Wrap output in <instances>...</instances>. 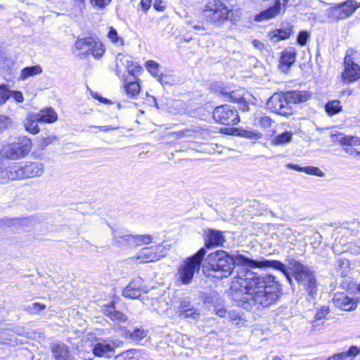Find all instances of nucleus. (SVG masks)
<instances>
[{
  "label": "nucleus",
  "mask_w": 360,
  "mask_h": 360,
  "mask_svg": "<svg viewBox=\"0 0 360 360\" xmlns=\"http://www.w3.org/2000/svg\"><path fill=\"white\" fill-rule=\"evenodd\" d=\"M108 30L107 37L111 43L117 46H122L124 44V38L118 34L116 29L110 26Z\"/></svg>",
  "instance_id": "obj_32"
},
{
  "label": "nucleus",
  "mask_w": 360,
  "mask_h": 360,
  "mask_svg": "<svg viewBox=\"0 0 360 360\" xmlns=\"http://www.w3.org/2000/svg\"><path fill=\"white\" fill-rule=\"evenodd\" d=\"M293 134L291 131H285L274 136L271 141L272 146H284L290 143L292 140Z\"/></svg>",
  "instance_id": "obj_29"
},
{
  "label": "nucleus",
  "mask_w": 360,
  "mask_h": 360,
  "mask_svg": "<svg viewBox=\"0 0 360 360\" xmlns=\"http://www.w3.org/2000/svg\"><path fill=\"white\" fill-rule=\"evenodd\" d=\"M292 32V27H288L285 29H278L271 31L269 32V37L272 41L277 42L289 38Z\"/></svg>",
  "instance_id": "obj_28"
},
{
  "label": "nucleus",
  "mask_w": 360,
  "mask_h": 360,
  "mask_svg": "<svg viewBox=\"0 0 360 360\" xmlns=\"http://www.w3.org/2000/svg\"><path fill=\"white\" fill-rule=\"evenodd\" d=\"M329 313V308L323 306L321 309H318L315 314L314 319L316 320H321L325 319Z\"/></svg>",
  "instance_id": "obj_45"
},
{
  "label": "nucleus",
  "mask_w": 360,
  "mask_h": 360,
  "mask_svg": "<svg viewBox=\"0 0 360 360\" xmlns=\"http://www.w3.org/2000/svg\"><path fill=\"white\" fill-rule=\"evenodd\" d=\"M154 237L153 235H131L127 236V243L131 247H137L143 245H148L153 241Z\"/></svg>",
  "instance_id": "obj_21"
},
{
  "label": "nucleus",
  "mask_w": 360,
  "mask_h": 360,
  "mask_svg": "<svg viewBox=\"0 0 360 360\" xmlns=\"http://www.w3.org/2000/svg\"><path fill=\"white\" fill-rule=\"evenodd\" d=\"M358 354H360V347L352 346L347 352L328 357V360H352Z\"/></svg>",
  "instance_id": "obj_27"
},
{
  "label": "nucleus",
  "mask_w": 360,
  "mask_h": 360,
  "mask_svg": "<svg viewBox=\"0 0 360 360\" xmlns=\"http://www.w3.org/2000/svg\"><path fill=\"white\" fill-rule=\"evenodd\" d=\"M258 124L264 129L269 128L271 125V120L266 116L261 117L258 120Z\"/></svg>",
  "instance_id": "obj_51"
},
{
  "label": "nucleus",
  "mask_w": 360,
  "mask_h": 360,
  "mask_svg": "<svg viewBox=\"0 0 360 360\" xmlns=\"http://www.w3.org/2000/svg\"><path fill=\"white\" fill-rule=\"evenodd\" d=\"M137 353L136 349H129L115 356V360H131Z\"/></svg>",
  "instance_id": "obj_39"
},
{
  "label": "nucleus",
  "mask_w": 360,
  "mask_h": 360,
  "mask_svg": "<svg viewBox=\"0 0 360 360\" xmlns=\"http://www.w3.org/2000/svg\"><path fill=\"white\" fill-rule=\"evenodd\" d=\"M227 317L230 319V321H233L236 323H238L240 319L238 312L235 310L229 311Z\"/></svg>",
  "instance_id": "obj_53"
},
{
  "label": "nucleus",
  "mask_w": 360,
  "mask_h": 360,
  "mask_svg": "<svg viewBox=\"0 0 360 360\" xmlns=\"http://www.w3.org/2000/svg\"><path fill=\"white\" fill-rule=\"evenodd\" d=\"M112 235L114 239L120 243H127V236H131V234H129L127 231L122 229H112Z\"/></svg>",
  "instance_id": "obj_37"
},
{
  "label": "nucleus",
  "mask_w": 360,
  "mask_h": 360,
  "mask_svg": "<svg viewBox=\"0 0 360 360\" xmlns=\"http://www.w3.org/2000/svg\"><path fill=\"white\" fill-rule=\"evenodd\" d=\"M29 308L32 312H37L44 309L46 308V305L39 302H34L31 306H30Z\"/></svg>",
  "instance_id": "obj_54"
},
{
  "label": "nucleus",
  "mask_w": 360,
  "mask_h": 360,
  "mask_svg": "<svg viewBox=\"0 0 360 360\" xmlns=\"http://www.w3.org/2000/svg\"><path fill=\"white\" fill-rule=\"evenodd\" d=\"M12 124L11 119L5 115H0V130L3 131L9 128Z\"/></svg>",
  "instance_id": "obj_44"
},
{
  "label": "nucleus",
  "mask_w": 360,
  "mask_h": 360,
  "mask_svg": "<svg viewBox=\"0 0 360 360\" xmlns=\"http://www.w3.org/2000/svg\"><path fill=\"white\" fill-rule=\"evenodd\" d=\"M222 94H224V92H222ZM229 98V100L234 103H240L243 100V95L240 94L238 91H232L231 93H225Z\"/></svg>",
  "instance_id": "obj_47"
},
{
  "label": "nucleus",
  "mask_w": 360,
  "mask_h": 360,
  "mask_svg": "<svg viewBox=\"0 0 360 360\" xmlns=\"http://www.w3.org/2000/svg\"><path fill=\"white\" fill-rule=\"evenodd\" d=\"M181 308H183L181 307ZM184 315L185 317H193V319H196L199 316V314L196 310H193V309H181V316Z\"/></svg>",
  "instance_id": "obj_52"
},
{
  "label": "nucleus",
  "mask_w": 360,
  "mask_h": 360,
  "mask_svg": "<svg viewBox=\"0 0 360 360\" xmlns=\"http://www.w3.org/2000/svg\"><path fill=\"white\" fill-rule=\"evenodd\" d=\"M127 335L134 340H140L146 335V332L143 329L136 328L132 332L128 331Z\"/></svg>",
  "instance_id": "obj_40"
},
{
  "label": "nucleus",
  "mask_w": 360,
  "mask_h": 360,
  "mask_svg": "<svg viewBox=\"0 0 360 360\" xmlns=\"http://www.w3.org/2000/svg\"><path fill=\"white\" fill-rule=\"evenodd\" d=\"M11 96V91L6 87L5 84L0 85V105L6 103L8 98Z\"/></svg>",
  "instance_id": "obj_41"
},
{
  "label": "nucleus",
  "mask_w": 360,
  "mask_h": 360,
  "mask_svg": "<svg viewBox=\"0 0 360 360\" xmlns=\"http://www.w3.org/2000/svg\"><path fill=\"white\" fill-rule=\"evenodd\" d=\"M95 127L99 129L100 131H103V132H106V131H108L110 130H115V129H119V127H117V126L114 127L112 125L98 126V127Z\"/></svg>",
  "instance_id": "obj_57"
},
{
  "label": "nucleus",
  "mask_w": 360,
  "mask_h": 360,
  "mask_svg": "<svg viewBox=\"0 0 360 360\" xmlns=\"http://www.w3.org/2000/svg\"><path fill=\"white\" fill-rule=\"evenodd\" d=\"M289 168L292 169L296 171L302 172L303 167H300L298 165L289 164L288 166Z\"/></svg>",
  "instance_id": "obj_63"
},
{
  "label": "nucleus",
  "mask_w": 360,
  "mask_h": 360,
  "mask_svg": "<svg viewBox=\"0 0 360 360\" xmlns=\"http://www.w3.org/2000/svg\"><path fill=\"white\" fill-rule=\"evenodd\" d=\"M150 97L152 98V99H153V101L154 102L155 106L158 108L159 107H158V104L156 98L154 97V96H150Z\"/></svg>",
  "instance_id": "obj_64"
},
{
  "label": "nucleus",
  "mask_w": 360,
  "mask_h": 360,
  "mask_svg": "<svg viewBox=\"0 0 360 360\" xmlns=\"http://www.w3.org/2000/svg\"><path fill=\"white\" fill-rule=\"evenodd\" d=\"M358 301V299L350 297L345 292H336L333 298L335 306L345 311L354 309Z\"/></svg>",
  "instance_id": "obj_14"
},
{
  "label": "nucleus",
  "mask_w": 360,
  "mask_h": 360,
  "mask_svg": "<svg viewBox=\"0 0 360 360\" xmlns=\"http://www.w3.org/2000/svg\"><path fill=\"white\" fill-rule=\"evenodd\" d=\"M345 70L342 72L344 82H352L360 78V67L354 63L350 56L345 58Z\"/></svg>",
  "instance_id": "obj_13"
},
{
  "label": "nucleus",
  "mask_w": 360,
  "mask_h": 360,
  "mask_svg": "<svg viewBox=\"0 0 360 360\" xmlns=\"http://www.w3.org/2000/svg\"><path fill=\"white\" fill-rule=\"evenodd\" d=\"M228 311H227L226 309H225L223 307L217 306L215 307L216 314H217L220 317H222V318L227 317Z\"/></svg>",
  "instance_id": "obj_55"
},
{
  "label": "nucleus",
  "mask_w": 360,
  "mask_h": 360,
  "mask_svg": "<svg viewBox=\"0 0 360 360\" xmlns=\"http://www.w3.org/2000/svg\"><path fill=\"white\" fill-rule=\"evenodd\" d=\"M145 67L146 70L154 77L158 76L160 70V65L155 60H149L146 62Z\"/></svg>",
  "instance_id": "obj_36"
},
{
  "label": "nucleus",
  "mask_w": 360,
  "mask_h": 360,
  "mask_svg": "<svg viewBox=\"0 0 360 360\" xmlns=\"http://www.w3.org/2000/svg\"><path fill=\"white\" fill-rule=\"evenodd\" d=\"M44 172V164L39 162H27L23 166H14L1 172L0 183L6 180H19L38 177Z\"/></svg>",
  "instance_id": "obj_3"
},
{
  "label": "nucleus",
  "mask_w": 360,
  "mask_h": 360,
  "mask_svg": "<svg viewBox=\"0 0 360 360\" xmlns=\"http://www.w3.org/2000/svg\"><path fill=\"white\" fill-rule=\"evenodd\" d=\"M289 267L295 280L305 287L309 296L314 297L316 294L317 286L316 276L312 269L295 260L290 262Z\"/></svg>",
  "instance_id": "obj_4"
},
{
  "label": "nucleus",
  "mask_w": 360,
  "mask_h": 360,
  "mask_svg": "<svg viewBox=\"0 0 360 360\" xmlns=\"http://www.w3.org/2000/svg\"><path fill=\"white\" fill-rule=\"evenodd\" d=\"M53 139L54 138L52 136H47L46 138L41 139V141H42L41 144H44V146H47L52 142Z\"/></svg>",
  "instance_id": "obj_61"
},
{
  "label": "nucleus",
  "mask_w": 360,
  "mask_h": 360,
  "mask_svg": "<svg viewBox=\"0 0 360 360\" xmlns=\"http://www.w3.org/2000/svg\"><path fill=\"white\" fill-rule=\"evenodd\" d=\"M53 139L54 138L52 136H47L46 138L41 139V141H42L41 144H44V146H47L52 142Z\"/></svg>",
  "instance_id": "obj_62"
},
{
  "label": "nucleus",
  "mask_w": 360,
  "mask_h": 360,
  "mask_svg": "<svg viewBox=\"0 0 360 360\" xmlns=\"http://www.w3.org/2000/svg\"><path fill=\"white\" fill-rule=\"evenodd\" d=\"M309 38V33L307 31H302L297 36V43L301 46L306 44L307 39Z\"/></svg>",
  "instance_id": "obj_49"
},
{
  "label": "nucleus",
  "mask_w": 360,
  "mask_h": 360,
  "mask_svg": "<svg viewBox=\"0 0 360 360\" xmlns=\"http://www.w3.org/2000/svg\"><path fill=\"white\" fill-rule=\"evenodd\" d=\"M302 172L308 174L321 177L324 176V173L319 168L313 166L304 167Z\"/></svg>",
  "instance_id": "obj_43"
},
{
  "label": "nucleus",
  "mask_w": 360,
  "mask_h": 360,
  "mask_svg": "<svg viewBox=\"0 0 360 360\" xmlns=\"http://www.w3.org/2000/svg\"><path fill=\"white\" fill-rule=\"evenodd\" d=\"M83 341L84 342H90L89 345L95 356L105 358H110L111 354L115 352V349L121 347L122 344L120 340H108L97 338L90 334Z\"/></svg>",
  "instance_id": "obj_6"
},
{
  "label": "nucleus",
  "mask_w": 360,
  "mask_h": 360,
  "mask_svg": "<svg viewBox=\"0 0 360 360\" xmlns=\"http://www.w3.org/2000/svg\"><path fill=\"white\" fill-rule=\"evenodd\" d=\"M325 110L330 116L338 114L342 110L340 102L338 100L329 101L326 104Z\"/></svg>",
  "instance_id": "obj_34"
},
{
  "label": "nucleus",
  "mask_w": 360,
  "mask_h": 360,
  "mask_svg": "<svg viewBox=\"0 0 360 360\" xmlns=\"http://www.w3.org/2000/svg\"><path fill=\"white\" fill-rule=\"evenodd\" d=\"M360 145V139L357 136H346L344 146H357Z\"/></svg>",
  "instance_id": "obj_48"
},
{
  "label": "nucleus",
  "mask_w": 360,
  "mask_h": 360,
  "mask_svg": "<svg viewBox=\"0 0 360 360\" xmlns=\"http://www.w3.org/2000/svg\"><path fill=\"white\" fill-rule=\"evenodd\" d=\"M39 122L53 123L58 120V115L51 108L41 110L34 113Z\"/></svg>",
  "instance_id": "obj_25"
},
{
  "label": "nucleus",
  "mask_w": 360,
  "mask_h": 360,
  "mask_svg": "<svg viewBox=\"0 0 360 360\" xmlns=\"http://www.w3.org/2000/svg\"><path fill=\"white\" fill-rule=\"evenodd\" d=\"M38 120L34 113H29L24 122L25 130L31 134H35L39 131L37 125Z\"/></svg>",
  "instance_id": "obj_30"
},
{
  "label": "nucleus",
  "mask_w": 360,
  "mask_h": 360,
  "mask_svg": "<svg viewBox=\"0 0 360 360\" xmlns=\"http://www.w3.org/2000/svg\"><path fill=\"white\" fill-rule=\"evenodd\" d=\"M266 107L271 111L281 115L286 116L292 114V109L286 93L284 94L276 93L272 95L266 103Z\"/></svg>",
  "instance_id": "obj_11"
},
{
  "label": "nucleus",
  "mask_w": 360,
  "mask_h": 360,
  "mask_svg": "<svg viewBox=\"0 0 360 360\" xmlns=\"http://www.w3.org/2000/svg\"><path fill=\"white\" fill-rule=\"evenodd\" d=\"M336 270L342 276H345L349 271V262L348 259L340 258L337 261Z\"/></svg>",
  "instance_id": "obj_35"
},
{
  "label": "nucleus",
  "mask_w": 360,
  "mask_h": 360,
  "mask_svg": "<svg viewBox=\"0 0 360 360\" xmlns=\"http://www.w3.org/2000/svg\"><path fill=\"white\" fill-rule=\"evenodd\" d=\"M280 285L275 277L258 275L243 270L234 277L231 285V296L237 304L247 310H259L276 303Z\"/></svg>",
  "instance_id": "obj_1"
},
{
  "label": "nucleus",
  "mask_w": 360,
  "mask_h": 360,
  "mask_svg": "<svg viewBox=\"0 0 360 360\" xmlns=\"http://www.w3.org/2000/svg\"><path fill=\"white\" fill-rule=\"evenodd\" d=\"M231 10L220 0H210L203 11L204 17L212 22H222L229 18Z\"/></svg>",
  "instance_id": "obj_7"
},
{
  "label": "nucleus",
  "mask_w": 360,
  "mask_h": 360,
  "mask_svg": "<svg viewBox=\"0 0 360 360\" xmlns=\"http://www.w3.org/2000/svg\"><path fill=\"white\" fill-rule=\"evenodd\" d=\"M131 61V56L126 54L119 53L116 57L115 72L117 76L122 78L123 70H126L127 67Z\"/></svg>",
  "instance_id": "obj_26"
},
{
  "label": "nucleus",
  "mask_w": 360,
  "mask_h": 360,
  "mask_svg": "<svg viewBox=\"0 0 360 360\" xmlns=\"http://www.w3.org/2000/svg\"><path fill=\"white\" fill-rule=\"evenodd\" d=\"M358 7L356 1H347L328 8L326 15L330 20L338 21L352 15Z\"/></svg>",
  "instance_id": "obj_9"
},
{
  "label": "nucleus",
  "mask_w": 360,
  "mask_h": 360,
  "mask_svg": "<svg viewBox=\"0 0 360 360\" xmlns=\"http://www.w3.org/2000/svg\"><path fill=\"white\" fill-rule=\"evenodd\" d=\"M166 248L162 244H158L141 248L136 254V259L141 262H153L165 256Z\"/></svg>",
  "instance_id": "obj_12"
},
{
  "label": "nucleus",
  "mask_w": 360,
  "mask_h": 360,
  "mask_svg": "<svg viewBox=\"0 0 360 360\" xmlns=\"http://www.w3.org/2000/svg\"><path fill=\"white\" fill-rule=\"evenodd\" d=\"M240 136L248 138V139H260L262 137V134L255 131H242L240 134Z\"/></svg>",
  "instance_id": "obj_46"
},
{
  "label": "nucleus",
  "mask_w": 360,
  "mask_h": 360,
  "mask_svg": "<svg viewBox=\"0 0 360 360\" xmlns=\"http://www.w3.org/2000/svg\"><path fill=\"white\" fill-rule=\"evenodd\" d=\"M154 8L159 11H162L165 8V6L162 5V1H155L153 4Z\"/></svg>",
  "instance_id": "obj_60"
},
{
  "label": "nucleus",
  "mask_w": 360,
  "mask_h": 360,
  "mask_svg": "<svg viewBox=\"0 0 360 360\" xmlns=\"http://www.w3.org/2000/svg\"><path fill=\"white\" fill-rule=\"evenodd\" d=\"M143 68L137 63L131 61L129 65L127 67L126 71L131 75L134 76L136 74L141 72Z\"/></svg>",
  "instance_id": "obj_42"
},
{
  "label": "nucleus",
  "mask_w": 360,
  "mask_h": 360,
  "mask_svg": "<svg viewBox=\"0 0 360 360\" xmlns=\"http://www.w3.org/2000/svg\"><path fill=\"white\" fill-rule=\"evenodd\" d=\"M252 44L257 49L262 50V49H264L263 43L261 41L258 40V39H253L252 41Z\"/></svg>",
  "instance_id": "obj_58"
},
{
  "label": "nucleus",
  "mask_w": 360,
  "mask_h": 360,
  "mask_svg": "<svg viewBox=\"0 0 360 360\" xmlns=\"http://www.w3.org/2000/svg\"><path fill=\"white\" fill-rule=\"evenodd\" d=\"M90 41L89 55H91L96 59L101 58L105 52L103 44L98 38L94 37H91Z\"/></svg>",
  "instance_id": "obj_22"
},
{
  "label": "nucleus",
  "mask_w": 360,
  "mask_h": 360,
  "mask_svg": "<svg viewBox=\"0 0 360 360\" xmlns=\"http://www.w3.org/2000/svg\"><path fill=\"white\" fill-rule=\"evenodd\" d=\"M286 94L290 105L291 103L298 104L306 102L311 96V92L299 90L289 91L287 92Z\"/></svg>",
  "instance_id": "obj_23"
},
{
  "label": "nucleus",
  "mask_w": 360,
  "mask_h": 360,
  "mask_svg": "<svg viewBox=\"0 0 360 360\" xmlns=\"http://www.w3.org/2000/svg\"><path fill=\"white\" fill-rule=\"evenodd\" d=\"M41 71V68L39 65L27 67L21 71L20 79L25 80L30 77L40 74Z\"/></svg>",
  "instance_id": "obj_33"
},
{
  "label": "nucleus",
  "mask_w": 360,
  "mask_h": 360,
  "mask_svg": "<svg viewBox=\"0 0 360 360\" xmlns=\"http://www.w3.org/2000/svg\"><path fill=\"white\" fill-rule=\"evenodd\" d=\"M205 247L207 248L222 245L225 242L224 236L220 231L208 229L205 233Z\"/></svg>",
  "instance_id": "obj_17"
},
{
  "label": "nucleus",
  "mask_w": 360,
  "mask_h": 360,
  "mask_svg": "<svg viewBox=\"0 0 360 360\" xmlns=\"http://www.w3.org/2000/svg\"><path fill=\"white\" fill-rule=\"evenodd\" d=\"M104 313L112 321L120 322H124L127 321V316L122 312L116 311L113 305L105 306Z\"/></svg>",
  "instance_id": "obj_31"
},
{
  "label": "nucleus",
  "mask_w": 360,
  "mask_h": 360,
  "mask_svg": "<svg viewBox=\"0 0 360 360\" xmlns=\"http://www.w3.org/2000/svg\"><path fill=\"white\" fill-rule=\"evenodd\" d=\"M213 118L216 122L226 125H236L240 122L236 108L226 104L215 108Z\"/></svg>",
  "instance_id": "obj_10"
},
{
  "label": "nucleus",
  "mask_w": 360,
  "mask_h": 360,
  "mask_svg": "<svg viewBox=\"0 0 360 360\" xmlns=\"http://www.w3.org/2000/svg\"><path fill=\"white\" fill-rule=\"evenodd\" d=\"M91 37H84L78 39L75 43L74 53L79 57H86L89 56V48L91 45Z\"/></svg>",
  "instance_id": "obj_24"
},
{
  "label": "nucleus",
  "mask_w": 360,
  "mask_h": 360,
  "mask_svg": "<svg viewBox=\"0 0 360 360\" xmlns=\"http://www.w3.org/2000/svg\"><path fill=\"white\" fill-rule=\"evenodd\" d=\"M151 2L152 0H141V6L143 10L147 11L150 8Z\"/></svg>",
  "instance_id": "obj_59"
},
{
  "label": "nucleus",
  "mask_w": 360,
  "mask_h": 360,
  "mask_svg": "<svg viewBox=\"0 0 360 360\" xmlns=\"http://www.w3.org/2000/svg\"><path fill=\"white\" fill-rule=\"evenodd\" d=\"M52 353L55 360H77L71 354L69 347L64 344L55 345L53 347Z\"/></svg>",
  "instance_id": "obj_19"
},
{
  "label": "nucleus",
  "mask_w": 360,
  "mask_h": 360,
  "mask_svg": "<svg viewBox=\"0 0 360 360\" xmlns=\"http://www.w3.org/2000/svg\"><path fill=\"white\" fill-rule=\"evenodd\" d=\"M206 254L204 248H200L193 256L188 257L181 266V284H188L194 274L199 271L203 257Z\"/></svg>",
  "instance_id": "obj_8"
},
{
  "label": "nucleus",
  "mask_w": 360,
  "mask_h": 360,
  "mask_svg": "<svg viewBox=\"0 0 360 360\" xmlns=\"http://www.w3.org/2000/svg\"><path fill=\"white\" fill-rule=\"evenodd\" d=\"M207 262L210 269L214 271L221 274V277H228L231 274L236 265L245 268H264L272 267L281 271L291 283L292 278L285 265L278 260H259L252 259L242 254L236 252L232 255L224 250H217L208 255Z\"/></svg>",
  "instance_id": "obj_2"
},
{
  "label": "nucleus",
  "mask_w": 360,
  "mask_h": 360,
  "mask_svg": "<svg viewBox=\"0 0 360 360\" xmlns=\"http://www.w3.org/2000/svg\"><path fill=\"white\" fill-rule=\"evenodd\" d=\"M297 56L296 49L293 47H288L281 52L280 58L279 69L283 72L288 71L294 64Z\"/></svg>",
  "instance_id": "obj_15"
},
{
  "label": "nucleus",
  "mask_w": 360,
  "mask_h": 360,
  "mask_svg": "<svg viewBox=\"0 0 360 360\" xmlns=\"http://www.w3.org/2000/svg\"><path fill=\"white\" fill-rule=\"evenodd\" d=\"M330 138L333 142L344 146L346 135L341 131L333 130L330 131Z\"/></svg>",
  "instance_id": "obj_38"
},
{
  "label": "nucleus",
  "mask_w": 360,
  "mask_h": 360,
  "mask_svg": "<svg viewBox=\"0 0 360 360\" xmlns=\"http://www.w3.org/2000/svg\"><path fill=\"white\" fill-rule=\"evenodd\" d=\"M122 79L125 94L129 98H136L141 91L140 80L138 78H134V81H127L123 77Z\"/></svg>",
  "instance_id": "obj_20"
},
{
  "label": "nucleus",
  "mask_w": 360,
  "mask_h": 360,
  "mask_svg": "<svg viewBox=\"0 0 360 360\" xmlns=\"http://www.w3.org/2000/svg\"><path fill=\"white\" fill-rule=\"evenodd\" d=\"M11 96L18 103L23 101V96L20 91H11Z\"/></svg>",
  "instance_id": "obj_56"
},
{
  "label": "nucleus",
  "mask_w": 360,
  "mask_h": 360,
  "mask_svg": "<svg viewBox=\"0 0 360 360\" xmlns=\"http://www.w3.org/2000/svg\"><path fill=\"white\" fill-rule=\"evenodd\" d=\"M281 8V4L280 0H276L273 6L268 8L266 10L261 11L254 17V20L256 22H262L268 20L276 17Z\"/></svg>",
  "instance_id": "obj_16"
},
{
  "label": "nucleus",
  "mask_w": 360,
  "mask_h": 360,
  "mask_svg": "<svg viewBox=\"0 0 360 360\" xmlns=\"http://www.w3.org/2000/svg\"><path fill=\"white\" fill-rule=\"evenodd\" d=\"M32 148V143L30 138L19 136L3 146L1 155L6 158L16 160L26 157Z\"/></svg>",
  "instance_id": "obj_5"
},
{
  "label": "nucleus",
  "mask_w": 360,
  "mask_h": 360,
  "mask_svg": "<svg viewBox=\"0 0 360 360\" xmlns=\"http://www.w3.org/2000/svg\"><path fill=\"white\" fill-rule=\"evenodd\" d=\"M143 288V281L140 278L133 279L123 290V295L126 297L135 299L141 296Z\"/></svg>",
  "instance_id": "obj_18"
},
{
  "label": "nucleus",
  "mask_w": 360,
  "mask_h": 360,
  "mask_svg": "<svg viewBox=\"0 0 360 360\" xmlns=\"http://www.w3.org/2000/svg\"><path fill=\"white\" fill-rule=\"evenodd\" d=\"M111 0H90L92 6L103 8L110 3Z\"/></svg>",
  "instance_id": "obj_50"
}]
</instances>
